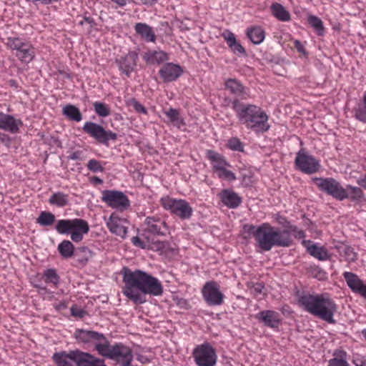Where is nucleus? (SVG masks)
<instances>
[{"mask_svg":"<svg viewBox=\"0 0 366 366\" xmlns=\"http://www.w3.org/2000/svg\"><path fill=\"white\" fill-rule=\"evenodd\" d=\"M122 293L135 304L144 303L147 295L160 296L163 293L161 282L142 270H132L124 267L122 269Z\"/></svg>","mask_w":366,"mask_h":366,"instance_id":"nucleus-1","label":"nucleus"},{"mask_svg":"<svg viewBox=\"0 0 366 366\" xmlns=\"http://www.w3.org/2000/svg\"><path fill=\"white\" fill-rule=\"evenodd\" d=\"M300 306L310 314L330 323H335L337 305L328 293L307 294L299 298Z\"/></svg>","mask_w":366,"mask_h":366,"instance_id":"nucleus-2","label":"nucleus"},{"mask_svg":"<svg viewBox=\"0 0 366 366\" xmlns=\"http://www.w3.org/2000/svg\"><path fill=\"white\" fill-rule=\"evenodd\" d=\"M249 232L253 235L257 247L262 251H269L275 246L289 247L292 243L289 232L268 223H263L258 227L251 226Z\"/></svg>","mask_w":366,"mask_h":366,"instance_id":"nucleus-3","label":"nucleus"},{"mask_svg":"<svg viewBox=\"0 0 366 366\" xmlns=\"http://www.w3.org/2000/svg\"><path fill=\"white\" fill-rule=\"evenodd\" d=\"M232 108L239 122L247 128L262 132L269 129V127L267 124L268 117L259 107L253 104H244L234 99Z\"/></svg>","mask_w":366,"mask_h":366,"instance_id":"nucleus-4","label":"nucleus"},{"mask_svg":"<svg viewBox=\"0 0 366 366\" xmlns=\"http://www.w3.org/2000/svg\"><path fill=\"white\" fill-rule=\"evenodd\" d=\"M55 229L60 234H69L71 241L79 243L89 232V225L82 219H64L56 222Z\"/></svg>","mask_w":366,"mask_h":366,"instance_id":"nucleus-5","label":"nucleus"},{"mask_svg":"<svg viewBox=\"0 0 366 366\" xmlns=\"http://www.w3.org/2000/svg\"><path fill=\"white\" fill-rule=\"evenodd\" d=\"M100 355L115 361L120 366H130L133 360V354L129 347L121 343L112 345L108 340Z\"/></svg>","mask_w":366,"mask_h":366,"instance_id":"nucleus-6","label":"nucleus"},{"mask_svg":"<svg viewBox=\"0 0 366 366\" xmlns=\"http://www.w3.org/2000/svg\"><path fill=\"white\" fill-rule=\"evenodd\" d=\"M160 203L164 209L182 219H189L193 213L191 205L184 199L162 197Z\"/></svg>","mask_w":366,"mask_h":366,"instance_id":"nucleus-7","label":"nucleus"},{"mask_svg":"<svg viewBox=\"0 0 366 366\" xmlns=\"http://www.w3.org/2000/svg\"><path fill=\"white\" fill-rule=\"evenodd\" d=\"M74 337L79 344L88 347L94 346L95 350L99 355L107 340L102 333L83 329H76L74 333Z\"/></svg>","mask_w":366,"mask_h":366,"instance_id":"nucleus-8","label":"nucleus"},{"mask_svg":"<svg viewBox=\"0 0 366 366\" xmlns=\"http://www.w3.org/2000/svg\"><path fill=\"white\" fill-rule=\"evenodd\" d=\"M206 154L214 172L219 178L228 181H234L236 179L235 174L232 171L227 169L228 167H230V164L223 155L213 150H207Z\"/></svg>","mask_w":366,"mask_h":366,"instance_id":"nucleus-9","label":"nucleus"},{"mask_svg":"<svg viewBox=\"0 0 366 366\" xmlns=\"http://www.w3.org/2000/svg\"><path fill=\"white\" fill-rule=\"evenodd\" d=\"M312 181L320 190L339 201H342V198L345 197L344 187L334 178L314 177L312 179Z\"/></svg>","mask_w":366,"mask_h":366,"instance_id":"nucleus-10","label":"nucleus"},{"mask_svg":"<svg viewBox=\"0 0 366 366\" xmlns=\"http://www.w3.org/2000/svg\"><path fill=\"white\" fill-rule=\"evenodd\" d=\"M192 356L197 366H215L217 362L215 350L209 343L197 345L193 350Z\"/></svg>","mask_w":366,"mask_h":366,"instance_id":"nucleus-11","label":"nucleus"},{"mask_svg":"<svg viewBox=\"0 0 366 366\" xmlns=\"http://www.w3.org/2000/svg\"><path fill=\"white\" fill-rule=\"evenodd\" d=\"M295 164L299 170L308 174L317 172L320 167V161L302 149L297 153Z\"/></svg>","mask_w":366,"mask_h":366,"instance_id":"nucleus-12","label":"nucleus"},{"mask_svg":"<svg viewBox=\"0 0 366 366\" xmlns=\"http://www.w3.org/2000/svg\"><path fill=\"white\" fill-rule=\"evenodd\" d=\"M102 194V201L113 209L123 211L129 207L128 197L122 192L104 190Z\"/></svg>","mask_w":366,"mask_h":366,"instance_id":"nucleus-13","label":"nucleus"},{"mask_svg":"<svg viewBox=\"0 0 366 366\" xmlns=\"http://www.w3.org/2000/svg\"><path fill=\"white\" fill-rule=\"evenodd\" d=\"M83 130L90 137L103 144H107L109 140H115L117 137L116 133L110 130L107 131L101 125L91 122H85Z\"/></svg>","mask_w":366,"mask_h":366,"instance_id":"nucleus-14","label":"nucleus"},{"mask_svg":"<svg viewBox=\"0 0 366 366\" xmlns=\"http://www.w3.org/2000/svg\"><path fill=\"white\" fill-rule=\"evenodd\" d=\"M202 293L204 300L210 306L221 305L224 302V295L220 291L219 285L214 281L206 282Z\"/></svg>","mask_w":366,"mask_h":366,"instance_id":"nucleus-15","label":"nucleus"},{"mask_svg":"<svg viewBox=\"0 0 366 366\" xmlns=\"http://www.w3.org/2000/svg\"><path fill=\"white\" fill-rule=\"evenodd\" d=\"M109 232L122 239L125 238L128 232V222L116 213H112L106 222Z\"/></svg>","mask_w":366,"mask_h":366,"instance_id":"nucleus-16","label":"nucleus"},{"mask_svg":"<svg viewBox=\"0 0 366 366\" xmlns=\"http://www.w3.org/2000/svg\"><path fill=\"white\" fill-rule=\"evenodd\" d=\"M142 239L139 237H133L132 243L141 249H149L154 251L159 252L161 254L165 253L169 247V243L167 242L150 240L149 237Z\"/></svg>","mask_w":366,"mask_h":366,"instance_id":"nucleus-17","label":"nucleus"},{"mask_svg":"<svg viewBox=\"0 0 366 366\" xmlns=\"http://www.w3.org/2000/svg\"><path fill=\"white\" fill-rule=\"evenodd\" d=\"M343 277L349 288L366 300V283L356 274L350 272H345Z\"/></svg>","mask_w":366,"mask_h":366,"instance_id":"nucleus-18","label":"nucleus"},{"mask_svg":"<svg viewBox=\"0 0 366 366\" xmlns=\"http://www.w3.org/2000/svg\"><path fill=\"white\" fill-rule=\"evenodd\" d=\"M224 88L229 93L242 99H247L250 97L249 89L245 87L237 79H228L224 81Z\"/></svg>","mask_w":366,"mask_h":366,"instance_id":"nucleus-19","label":"nucleus"},{"mask_svg":"<svg viewBox=\"0 0 366 366\" xmlns=\"http://www.w3.org/2000/svg\"><path fill=\"white\" fill-rule=\"evenodd\" d=\"M182 67L176 64L167 63L159 71L161 79L164 82H171L177 80L182 74Z\"/></svg>","mask_w":366,"mask_h":366,"instance_id":"nucleus-20","label":"nucleus"},{"mask_svg":"<svg viewBox=\"0 0 366 366\" xmlns=\"http://www.w3.org/2000/svg\"><path fill=\"white\" fill-rule=\"evenodd\" d=\"M145 230L154 235L164 236L168 232L167 224L159 218L148 217L145 219Z\"/></svg>","mask_w":366,"mask_h":366,"instance_id":"nucleus-21","label":"nucleus"},{"mask_svg":"<svg viewBox=\"0 0 366 366\" xmlns=\"http://www.w3.org/2000/svg\"><path fill=\"white\" fill-rule=\"evenodd\" d=\"M257 320L270 328H277L281 322L280 314L274 310H262L255 315Z\"/></svg>","mask_w":366,"mask_h":366,"instance_id":"nucleus-22","label":"nucleus"},{"mask_svg":"<svg viewBox=\"0 0 366 366\" xmlns=\"http://www.w3.org/2000/svg\"><path fill=\"white\" fill-rule=\"evenodd\" d=\"M137 53L135 51H129L124 56L117 59V62L119 65V70L127 76H129L137 65Z\"/></svg>","mask_w":366,"mask_h":366,"instance_id":"nucleus-23","label":"nucleus"},{"mask_svg":"<svg viewBox=\"0 0 366 366\" xmlns=\"http://www.w3.org/2000/svg\"><path fill=\"white\" fill-rule=\"evenodd\" d=\"M302 244L306 248V250L311 256L318 260L325 261L330 257L327 249L323 246L313 243L310 240H302Z\"/></svg>","mask_w":366,"mask_h":366,"instance_id":"nucleus-24","label":"nucleus"},{"mask_svg":"<svg viewBox=\"0 0 366 366\" xmlns=\"http://www.w3.org/2000/svg\"><path fill=\"white\" fill-rule=\"evenodd\" d=\"M23 124L19 119H16L11 115L0 114V129L8 131L12 134L17 133L19 127Z\"/></svg>","mask_w":366,"mask_h":366,"instance_id":"nucleus-25","label":"nucleus"},{"mask_svg":"<svg viewBox=\"0 0 366 366\" xmlns=\"http://www.w3.org/2000/svg\"><path fill=\"white\" fill-rule=\"evenodd\" d=\"M76 354L77 350L68 353L66 352H57L54 354L52 358L57 366H77L75 357Z\"/></svg>","mask_w":366,"mask_h":366,"instance_id":"nucleus-26","label":"nucleus"},{"mask_svg":"<svg viewBox=\"0 0 366 366\" xmlns=\"http://www.w3.org/2000/svg\"><path fill=\"white\" fill-rule=\"evenodd\" d=\"M344 195L345 197L342 198V201L348 199L352 202H362L365 200L362 190L360 187L351 184H347L344 187Z\"/></svg>","mask_w":366,"mask_h":366,"instance_id":"nucleus-27","label":"nucleus"},{"mask_svg":"<svg viewBox=\"0 0 366 366\" xmlns=\"http://www.w3.org/2000/svg\"><path fill=\"white\" fill-rule=\"evenodd\" d=\"M222 202L229 208H236L241 203V199L232 190L224 189L220 193Z\"/></svg>","mask_w":366,"mask_h":366,"instance_id":"nucleus-28","label":"nucleus"},{"mask_svg":"<svg viewBox=\"0 0 366 366\" xmlns=\"http://www.w3.org/2000/svg\"><path fill=\"white\" fill-rule=\"evenodd\" d=\"M144 60L147 64H161L168 60V54L163 51H148L143 55Z\"/></svg>","mask_w":366,"mask_h":366,"instance_id":"nucleus-29","label":"nucleus"},{"mask_svg":"<svg viewBox=\"0 0 366 366\" xmlns=\"http://www.w3.org/2000/svg\"><path fill=\"white\" fill-rule=\"evenodd\" d=\"M222 36L224 40L226 41L227 44H228L229 47L234 54L238 55L245 54V49L237 41L236 37L232 32L229 31H226L222 34Z\"/></svg>","mask_w":366,"mask_h":366,"instance_id":"nucleus-30","label":"nucleus"},{"mask_svg":"<svg viewBox=\"0 0 366 366\" xmlns=\"http://www.w3.org/2000/svg\"><path fill=\"white\" fill-rule=\"evenodd\" d=\"M16 56L21 61L29 63L33 60L35 56L34 49L31 45L25 43V44L16 51Z\"/></svg>","mask_w":366,"mask_h":366,"instance_id":"nucleus-31","label":"nucleus"},{"mask_svg":"<svg viewBox=\"0 0 366 366\" xmlns=\"http://www.w3.org/2000/svg\"><path fill=\"white\" fill-rule=\"evenodd\" d=\"M135 31L147 41L154 42L155 34L152 27L144 23H137L134 26Z\"/></svg>","mask_w":366,"mask_h":366,"instance_id":"nucleus-32","label":"nucleus"},{"mask_svg":"<svg viewBox=\"0 0 366 366\" xmlns=\"http://www.w3.org/2000/svg\"><path fill=\"white\" fill-rule=\"evenodd\" d=\"M247 35L254 44H259L264 41L265 37L264 31L258 26L248 28Z\"/></svg>","mask_w":366,"mask_h":366,"instance_id":"nucleus-33","label":"nucleus"},{"mask_svg":"<svg viewBox=\"0 0 366 366\" xmlns=\"http://www.w3.org/2000/svg\"><path fill=\"white\" fill-rule=\"evenodd\" d=\"M272 15L278 20L288 21L290 19V14L285 8L278 3H274L271 6Z\"/></svg>","mask_w":366,"mask_h":366,"instance_id":"nucleus-34","label":"nucleus"},{"mask_svg":"<svg viewBox=\"0 0 366 366\" xmlns=\"http://www.w3.org/2000/svg\"><path fill=\"white\" fill-rule=\"evenodd\" d=\"M69 196L63 192L54 193L49 199V203L58 207H64L69 204Z\"/></svg>","mask_w":366,"mask_h":366,"instance_id":"nucleus-35","label":"nucleus"},{"mask_svg":"<svg viewBox=\"0 0 366 366\" xmlns=\"http://www.w3.org/2000/svg\"><path fill=\"white\" fill-rule=\"evenodd\" d=\"M62 113L68 119L77 122L82 119V115L79 109L71 104L66 105L62 109Z\"/></svg>","mask_w":366,"mask_h":366,"instance_id":"nucleus-36","label":"nucleus"},{"mask_svg":"<svg viewBox=\"0 0 366 366\" xmlns=\"http://www.w3.org/2000/svg\"><path fill=\"white\" fill-rule=\"evenodd\" d=\"M328 366H349L347 362V353L343 350L334 352V357L330 360Z\"/></svg>","mask_w":366,"mask_h":366,"instance_id":"nucleus-37","label":"nucleus"},{"mask_svg":"<svg viewBox=\"0 0 366 366\" xmlns=\"http://www.w3.org/2000/svg\"><path fill=\"white\" fill-rule=\"evenodd\" d=\"M42 278L44 282L53 287H57L59 283V277L54 269H47L44 271Z\"/></svg>","mask_w":366,"mask_h":366,"instance_id":"nucleus-38","label":"nucleus"},{"mask_svg":"<svg viewBox=\"0 0 366 366\" xmlns=\"http://www.w3.org/2000/svg\"><path fill=\"white\" fill-rule=\"evenodd\" d=\"M58 251L64 258L72 257L74 252V246L69 240H63L58 245Z\"/></svg>","mask_w":366,"mask_h":366,"instance_id":"nucleus-39","label":"nucleus"},{"mask_svg":"<svg viewBox=\"0 0 366 366\" xmlns=\"http://www.w3.org/2000/svg\"><path fill=\"white\" fill-rule=\"evenodd\" d=\"M307 21L319 36H322L325 32L322 20L316 16L308 15Z\"/></svg>","mask_w":366,"mask_h":366,"instance_id":"nucleus-40","label":"nucleus"},{"mask_svg":"<svg viewBox=\"0 0 366 366\" xmlns=\"http://www.w3.org/2000/svg\"><path fill=\"white\" fill-rule=\"evenodd\" d=\"M55 222V216L50 212L43 211L36 219V223L40 226H51Z\"/></svg>","mask_w":366,"mask_h":366,"instance_id":"nucleus-41","label":"nucleus"},{"mask_svg":"<svg viewBox=\"0 0 366 366\" xmlns=\"http://www.w3.org/2000/svg\"><path fill=\"white\" fill-rule=\"evenodd\" d=\"M355 116L360 122L366 123V92L362 96V104H359L355 109Z\"/></svg>","mask_w":366,"mask_h":366,"instance_id":"nucleus-42","label":"nucleus"},{"mask_svg":"<svg viewBox=\"0 0 366 366\" xmlns=\"http://www.w3.org/2000/svg\"><path fill=\"white\" fill-rule=\"evenodd\" d=\"M164 114L169 119L178 127L184 124L183 119L180 117L177 110L171 108L165 111Z\"/></svg>","mask_w":366,"mask_h":366,"instance_id":"nucleus-43","label":"nucleus"},{"mask_svg":"<svg viewBox=\"0 0 366 366\" xmlns=\"http://www.w3.org/2000/svg\"><path fill=\"white\" fill-rule=\"evenodd\" d=\"M97 114L101 117H106L110 114V109L108 105L100 102H95L93 104Z\"/></svg>","mask_w":366,"mask_h":366,"instance_id":"nucleus-44","label":"nucleus"},{"mask_svg":"<svg viewBox=\"0 0 366 366\" xmlns=\"http://www.w3.org/2000/svg\"><path fill=\"white\" fill-rule=\"evenodd\" d=\"M126 103L127 106L132 107L135 112L143 114H147V109L137 99L131 98L127 100Z\"/></svg>","mask_w":366,"mask_h":366,"instance_id":"nucleus-45","label":"nucleus"},{"mask_svg":"<svg viewBox=\"0 0 366 366\" xmlns=\"http://www.w3.org/2000/svg\"><path fill=\"white\" fill-rule=\"evenodd\" d=\"M26 42H24L21 39L17 37H9L6 43V46L12 50L16 51L19 50Z\"/></svg>","mask_w":366,"mask_h":366,"instance_id":"nucleus-46","label":"nucleus"},{"mask_svg":"<svg viewBox=\"0 0 366 366\" xmlns=\"http://www.w3.org/2000/svg\"><path fill=\"white\" fill-rule=\"evenodd\" d=\"M227 147L232 151H243V145L238 138L232 137L228 140Z\"/></svg>","mask_w":366,"mask_h":366,"instance_id":"nucleus-47","label":"nucleus"},{"mask_svg":"<svg viewBox=\"0 0 366 366\" xmlns=\"http://www.w3.org/2000/svg\"><path fill=\"white\" fill-rule=\"evenodd\" d=\"M342 255L345 257V260L347 261L348 262H352L357 259V254L355 252L354 249L350 247H344Z\"/></svg>","mask_w":366,"mask_h":366,"instance_id":"nucleus-48","label":"nucleus"},{"mask_svg":"<svg viewBox=\"0 0 366 366\" xmlns=\"http://www.w3.org/2000/svg\"><path fill=\"white\" fill-rule=\"evenodd\" d=\"M87 167L90 171L93 172H102L104 171V167L100 162L94 159H90L88 162Z\"/></svg>","mask_w":366,"mask_h":366,"instance_id":"nucleus-49","label":"nucleus"},{"mask_svg":"<svg viewBox=\"0 0 366 366\" xmlns=\"http://www.w3.org/2000/svg\"><path fill=\"white\" fill-rule=\"evenodd\" d=\"M287 229L285 231L289 232V235L292 234L296 238L302 239L305 237V234L302 230L299 229L297 227L293 225H289L287 227Z\"/></svg>","mask_w":366,"mask_h":366,"instance_id":"nucleus-50","label":"nucleus"},{"mask_svg":"<svg viewBox=\"0 0 366 366\" xmlns=\"http://www.w3.org/2000/svg\"><path fill=\"white\" fill-rule=\"evenodd\" d=\"M152 357L153 356L151 352L146 353L142 352L137 354V360L143 364L149 362Z\"/></svg>","mask_w":366,"mask_h":366,"instance_id":"nucleus-51","label":"nucleus"},{"mask_svg":"<svg viewBox=\"0 0 366 366\" xmlns=\"http://www.w3.org/2000/svg\"><path fill=\"white\" fill-rule=\"evenodd\" d=\"M71 314L74 317L81 318L85 315L86 312L84 310H82L81 308L77 307L76 305H73L71 307Z\"/></svg>","mask_w":366,"mask_h":366,"instance_id":"nucleus-52","label":"nucleus"},{"mask_svg":"<svg viewBox=\"0 0 366 366\" xmlns=\"http://www.w3.org/2000/svg\"><path fill=\"white\" fill-rule=\"evenodd\" d=\"M264 286L260 283L254 284L250 289L251 292L254 295L261 294L263 290Z\"/></svg>","mask_w":366,"mask_h":366,"instance_id":"nucleus-53","label":"nucleus"},{"mask_svg":"<svg viewBox=\"0 0 366 366\" xmlns=\"http://www.w3.org/2000/svg\"><path fill=\"white\" fill-rule=\"evenodd\" d=\"M34 286L36 287V288H38L41 290H44L45 291L48 295H49V300H51L53 297V292H50V291H48L46 288V287L44 286H42L41 284H39V283H35L34 284Z\"/></svg>","mask_w":366,"mask_h":366,"instance_id":"nucleus-54","label":"nucleus"},{"mask_svg":"<svg viewBox=\"0 0 366 366\" xmlns=\"http://www.w3.org/2000/svg\"><path fill=\"white\" fill-rule=\"evenodd\" d=\"M295 46L299 52L305 53V48L300 41L296 40L295 41Z\"/></svg>","mask_w":366,"mask_h":366,"instance_id":"nucleus-55","label":"nucleus"},{"mask_svg":"<svg viewBox=\"0 0 366 366\" xmlns=\"http://www.w3.org/2000/svg\"><path fill=\"white\" fill-rule=\"evenodd\" d=\"M66 307V305L64 302H60L59 304H57L55 305V308L57 310H61Z\"/></svg>","mask_w":366,"mask_h":366,"instance_id":"nucleus-56","label":"nucleus"},{"mask_svg":"<svg viewBox=\"0 0 366 366\" xmlns=\"http://www.w3.org/2000/svg\"><path fill=\"white\" fill-rule=\"evenodd\" d=\"M79 157V152H74L69 156V159L72 160H76Z\"/></svg>","mask_w":366,"mask_h":366,"instance_id":"nucleus-57","label":"nucleus"},{"mask_svg":"<svg viewBox=\"0 0 366 366\" xmlns=\"http://www.w3.org/2000/svg\"><path fill=\"white\" fill-rule=\"evenodd\" d=\"M358 184L360 186H361L362 187H363L366 189V179L359 180Z\"/></svg>","mask_w":366,"mask_h":366,"instance_id":"nucleus-58","label":"nucleus"},{"mask_svg":"<svg viewBox=\"0 0 366 366\" xmlns=\"http://www.w3.org/2000/svg\"><path fill=\"white\" fill-rule=\"evenodd\" d=\"M94 182H97V183H99V184L102 183V180L100 178L97 177H94Z\"/></svg>","mask_w":366,"mask_h":366,"instance_id":"nucleus-59","label":"nucleus"},{"mask_svg":"<svg viewBox=\"0 0 366 366\" xmlns=\"http://www.w3.org/2000/svg\"><path fill=\"white\" fill-rule=\"evenodd\" d=\"M364 339L366 340V328L365 329H363L361 332Z\"/></svg>","mask_w":366,"mask_h":366,"instance_id":"nucleus-60","label":"nucleus"},{"mask_svg":"<svg viewBox=\"0 0 366 366\" xmlns=\"http://www.w3.org/2000/svg\"><path fill=\"white\" fill-rule=\"evenodd\" d=\"M117 2H118V3H119V4L120 6H125V4H125V3H126V1H117Z\"/></svg>","mask_w":366,"mask_h":366,"instance_id":"nucleus-61","label":"nucleus"},{"mask_svg":"<svg viewBox=\"0 0 366 366\" xmlns=\"http://www.w3.org/2000/svg\"><path fill=\"white\" fill-rule=\"evenodd\" d=\"M83 251L86 252V253H90V251L88 249H86V248H84Z\"/></svg>","mask_w":366,"mask_h":366,"instance_id":"nucleus-62","label":"nucleus"},{"mask_svg":"<svg viewBox=\"0 0 366 366\" xmlns=\"http://www.w3.org/2000/svg\"><path fill=\"white\" fill-rule=\"evenodd\" d=\"M85 20H86V21H89V22H91V21H90V19H89V18L86 17V18H85Z\"/></svg>","mask_w":366,"mask_h":366,"instance_id":"nucleus-63","label":"nucleus"}]
</instances>
